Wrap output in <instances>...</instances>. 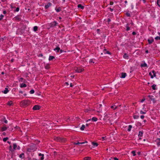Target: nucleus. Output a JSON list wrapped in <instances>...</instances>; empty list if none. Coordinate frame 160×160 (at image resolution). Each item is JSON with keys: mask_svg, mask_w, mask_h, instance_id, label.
<instances>
[{"mask_svg": "<svg viewBox=\"0 0 160 160\" xmlns=\"http://www.w3.org/2000/svg\"><path fill=\"white\" fill-rule=\"evenodd\" d=\"M125 14L126 15V16L127 17H130L131 16V14H130V13L129 12V11H128L126 13H125Z\"/></svg>", "mask_w": 160, "mask_h": 160, "instance_id": "25", "label": "nucleus"}, {"mask_svg": "<svg viewBox=\"0 0 160 160\" xmlns=\"http://www.w3.org/2000/svg\"><path fill=\"white\" fill-rule=\"evenodd\" d=\"M156 85L155 84H153L152 86V87L153 90H155L156 89Z\"/></svg>", "mask_w": 160, "mask_h": 160, "instance_id": "32", "label": "nucleus"}, {"mask_svg": "<svg viewBox=\"0 0 160 160\" xmlns=\"http://www.w3.org/2000/svg\"><path fill=\"white\" fill-rule=\"evenodd\" d=\"M141 66L142 67H148L147 64L145 62L143 63V64H142L141 65Z\"/></svg>", "mask_w": 160, "mask_h": 160, "instance_id": "27", "label": "nucleus"}, {"mask_svg": "<svg viewBox=\"0 0 160 160\" xmlns=\"http://www.w3.org/2000/svg\"><path fill=\"white\" fill-rule=\"evenodd\" d=\"M38 155L39 156H44V154L41 153H39L38 154Z\"/></svg>", "mask_w": 160, "mask_h": 160, "instance_id": "50", "label": "nucleus"}, {"mask_svg": "<svg viewBox=\"0 0 160 160\" xmlns=\"http://www.w3.org/2000/svg\"><path fill=\"white\" fill-rule=\"evenodd\" d=\"M55 51H56L57 52H58L60 50V48L59 47H57L54 49Z\"/></svg>", "mask_w": 160, "mask_h": 160, "instance_id": "18", "label": "nucleus"}, {"mask_svg": "<svg viewBox=\"0 0 160 160\" xmlns=\"http://www.w3.org/2000/svg\"><path fill=\"white\" fill-rule=\"evenodd\" d=\"M156 141L157 142V144L159 147L160 145V138H157Z\"/></svg>", "mask_w": 160, "mask_h": 160, "instance_id": "10", "label": "nucleus"}, {"mask_svg": "<svg viewBox=\"0 0 160 160\" xmlns=\"http://www.w3.org/2000/svg\"><path fill=\"white\" fill-rule=\"evenodd\" d=\"M9 148H10V150L12 151L11 149H12V146L11 145L9 147Z\"/></svg>", "mask_w": 160, "mask_h": 160, "instance_id": "61", "label": "nucleus"}, {"mask_svg": "<svg viewBox=\"0 0 160 160\" xmlns=\"http://www.w3.org/2000/svg\"><path fill=\"white\" fill-rule=\"evenodd\" d=\"M24 155V153H22L21 154H20L19 156V157L21 158H24V157H23V156Z\"/></svg>", "mask_w": 160, "mask_h": 160, "instance_id": "31", "label": "nucleus"}, {"mask_svg": "<svg viewBox=\"0 0 160 160\" xmlns=\"http://www.w3.org/2000/svg\"><path fill=\"white\" fill-rule=\"evenodd\" d=\"M152 72L153 73V76L154 77H156V75L155 72L154 70H153L152 71Z\"/></svg>", "mask_w": 160, "mask_h": 160, "instance_id": "45", "label": "nucleus"}, {"mask_svg": "<svg viewBox=\"0 0 160 160\" xmlns=\"http://www.w3.org/2000/svg\"><path fill=\"white\" fill-rule=\"evenodd\" d=\"M84 160H90L91 158L89 157H86L84 158Z\"/></svg>", "mask_w": 160, "mask_h": 160, "instance_id": "33", "label": "nucleus"}, {"mask_svg": "<svg viewBox=\"0 0 160 160\" xmlns=\"http://www.w3.org/2000/svg\"><path fill=\"white\" fill-rule=\"evenodd\" d=\"M155 39L156 40H160V37L159 36H157L155 38Z\"/></svg>", "mask_w": 160, "mask_h": 160, "instance_id": "47", "label": "nucleus"}, {"mask_svg": "<svg viewBox=\"0 0 160 160\" xmlns=\"http://www.w3.org/2000/svg\"><path fill=\"white\" fill-rule=\"evenodd\" d=\"M17 147V145L16 143H14L13 144V148L14 150H15Z\"/></svg>", "mask_w": 160, "mask_h": 160, "instance_id": "24", "label": "nucleus"}, {"mask_svg": "<svg viewBox=\"0 0 160 160\" xmlns=\"http://www.w3.org/2000/svg\"><path fill=\"white\" fill-rule=\"evenodd\" d=\"M27 87V85L25 83H22L20 85V87L21 88H24L26 87Z\"/></svg>", "mask_w": 160, "mask_h": 160, "instance_id": "23", "label": "nucleus"}, {"mask_svg": "<svg viewBox=\"0 0 160 160\" xmlns=\"http://www.w3.org/2000/svg\"><path fill=\"white\" fill-rule=\"evenodd\" d=\"M34 110H36L40 109V107L38 105H35L32 108Z\"/></svg>", "mask_w": 160, "mask_h": 160, "instance_id": "6", "label": "nucleus"}, {"mask_svg": "<svg viewBox=\"0 0 160 160\" xmlns=\"http://www.w3.org/2000/svg\"><path fill=\"white\" fill-rule=\"evenodd\" d=\"M73 86V85L72 84V83H71L70 84V87H72Z\"/></svg>", "mask_w": 160, "mask_h": 160, "instance_id": "64", "label": "nucleus"}, {"mask_svg": "<svg viewBox=\"0 0 160 160\" xmlns=\"http://www.w3.org/2000/svg\"><path fill=\"white\" fill-rule=\"evenodd\" d=\"M59 51H60V52L61 53H62V52H65L64 51H63V50H60H60Z\"/></svg>", "mask_w": 160, "mask_h": 160, "instance_id": "53", "label": "nucleus"}, {"mask_svg": "<svg viewBox=\"0 0 160 160\" xmlns=\"http://www.w3.org/2000/svg\"><path fill=\"white\" fill-rule=\"evenodd\" d=\"M114 106H115V105H113V106H112L111 107V108H113V109L114 110H115V109H116V108H117V107H115V108H114Z\"/></svg>", "mask_w": 160, "mask_h": 160, "instance_id": "43", "label": "nucleus"}, {"mask_svg": "<svg viewBox=\"0 0 160 160\" xmlns=\"http://www.w3.org/2000/svg\"><path fill=\"white\" fill-rule=\"evenodd\" d=\"M34 91L33 89H32L30 91V93L31 94H33L34 93Z\"/></svg>", "mask_w": 160, "mask_h": 160, "instance_id": "42", "label": "nucleus"}, {"mask_svg": "<svg viewBox=\"0 0 160 160\" xmlns=\"http://www.w3.org/2000/svg\"><path fill=\"white\" fill-rule=\"evenodd\" d=\"M44 156H42L41 157V160H43L44 159Z\"/></svg>", "mask_w": 160, "mask_h": 160, "instance_id": "57", "label": "nucleus"}, {"mask_svg": "<svg viewBox=\"0 0 160 160\" xmlns=\"http://www.w3.org/2000/svg\"><path fill=\"white\" fill-rule=\"evenodd\" d=\"M149 75L150 76L151 78H153L154 76L152 75L151 72L149 73Z\"/></svg>", "mask_w": 160, "mask_h": 160, "instance_id": "49", "label": "nucleus"}, {"mask_svg": "<svg viewBox=\"0 0 160 160\" xmlns=\"http://www.w3.org/2000/svg\"><path fill=\"white\" fill-rule=\"evenodd\" d=\"M143 131H140L139 132L138 136L139 137H142L143 135Z\"/></svg>", "mask_w": 160, "mask_h": 160, "instance_id": "7", "label": "nucleus"}, {"mask_svg": "<svg viewBox=\"0 0 160 160\" xmlns=\"http://www.w3.org/2000/svg\"><path fill=\"white\" fill-rule=\"evenodd\" d=\"M132 128V126L131 125H129L128 128V131L130 132L131 131V128Z\"/></svg>", "mask_w": 160, "mask_h": 160, "instance_id": "20", "label": "nucleus"}, {"mask_svg": "<svg viewBox=\"0 0 160 160\" xmlns=\"http://www.w3.org/2000/svg\"><path fill=\"white\" fill-rule=\"evenodd\" d=\"M23 79V78H20L19 81L22 82Z\"/></svg>", "mask_w": 160, "mask_h": 160, "instance_id": "51", "label": "nucleus"}, {"mask_svg": "<svg viewBox=\"0 0 160 160\" xmlns=\"http://www.w3.org/2000/svg\"><path fill=\"white\" fill-rule=\"evenodd\" d=\"M111 20L109 18H108V20H107V22H111Z\"/></svg>", "mask_w": 160, "mask_h": 160, "instance_id": "54", "label": "nucleus"}, {"mask_svg": "<svg viewBox=\"0 0 160 160\" xmlns=\"http://www.w3.org/2000/svg\"><path fill=\"white\" fill-rule=\"evenodd\" d=\"M131 153L132 154L133 156H135L136 155V152L135 151H132L131 152Z\"/></svg>", "mask_w": 160, "mask_h": 160, "instance_id": "36", "label": "nucleus"}, {"mask_svg": "<svg viewBox=\"0 0 160 160\" xmlns=\"http://www.w3.org/2000/svg\"><path fill=\"white\" fill-rule=\"evenodd\" d=\"M139 117V116L137 115H134V116H133V118L135 119H138V118Z\"/></svg>", "mask_w": 160, "mask_h": 160, "instance_id": "39", "label": "nucleus"}, {"mask_svg": "<svg viewBox=\"0 0 160 160\" xmlns=\"http://www.w3.org/2000/svg\"><path fill=\"white\" fill-rule=\"evenodd\" d=\"M123 58L124 59H128L129 58V56L126 53H125L123 56Z\"/></svg>", "mask_w": 160, "mask_h": 160, "instance_id": "11", "label": "nucleus"}, {"mask_svg": "<svg viewBox=\"0 0 160 160\" xmlns=\"http://www.w3.org/2000/svg\"><path fill=\"white\" fill-rule=\"evenodd\" d=\"M38 27L37 26H35L33 27V31L34 32H36L38 30Z\"/></svg>", "mask_w": 160, "mask_h": 160, "instance_id": "28", "label": "nucleus"}, {"mask_svg": "<svg viewBox=\"0 0 160 160\" xmlns=\"http://www.w3.org/2000/svg\"><path fill=\"white\" fill-rule=\"evenodd\" d=\"M145 52L147 53H148V50H147L145 51Z\"/></svg>", "mask_w": 160, "mask_h": 160, "instance_id": "63", "label": "nucleus"}, {"mask_svg": "<svg viewBox=\"0 0 160 160\" xmlns=\"http://www.w3.org/2000/svg\"><path fill=\"white\" fill-rule=\"evenodd\" d=\"M148 41L149 44H151L154 41V40L153 39H148Z\"/></svg>", "mask_w": 160, "mask_h": 160, "instance_id": "17", "label": "nucleus"}, {"mask_svg": "<svg viewBox=\"0 0 160 160\" xmlns=\"http://www.w3.org/2000/svg\"><path fill=\"white\" fill-rule=\"evenodd\" d=\"M77 7L78 8H81L82 9H83L84 8V7L82 6L81 4H79L78 5Z\"/></svg>", "mask_w": 160, "mask_h": 160, "instance_id": "14", "label": "nucleus"}, {"mask_svg": "<svg viewBox=\"0 0 160 160\" xmlns=\"http://www.w3.org/2000/svg\"><path fill=\"white\" fill-rule=\"evenodd\" d=\"M103 52L104 54H108L109 55L111 54V52L108 51L106 49H104Z\"/></svg>", "mask_w": 160, "mask_h": 160, "instance_id": "8", "label": "nucleus"}, {"mask_svg": "<svg viewBox=\"0 0 160 160\" xmlns=\"http://www.w3.org/2000/svg\"><path fill=\"white\" fill-rule=\"evenodd\" d=\"M129 24H127L126 26H125V27L126 28V31H128L130 30V28L128 26Z\"/></svg>", "mask_w": 160, "mask_h": 160, "instance_id": "19", "label": "nucleus"}, {"mask_svg": "<svg viewBox=\"0 0 160 160\" xmlns=\"http://www.w3.org/2000/svg\"><path fill=\"white\" fill-rule=\"evenodd\" d=\"M19 8L17 7L16 8V9L15 10H14V12H18L19 11Z\"/></svg>", "mask_w": 160, "mask_h": 160, "instance_id": "48", "label": "nucleus"}, {"mask_svg": "<svg viewBox=\"0 0 160 160\" xmlns=\"http://www.w3.org/2000/svg\"><path fill=\"white\" fill-rule=\"evenodd\" d=\"M85 128V125H82L81 127L80 128V129L82 131Z\"/></svg>", "mask_w": 160, "mask_h": 160, "instance_id": "29", "label": "nucleus"}, {"mask_svg": "<svg viewBox=\"0 0 160 160\" xmlns=\"http://www.w3.org/2000/svg\"><path fill=\"white\" fill-rule=\"evenodd\" d=\"M157 3L158 6L160 7V0H157Z\"/></svg>", "mask_w": 160, "mask_h": 160, "instance_id": "37", "label": "nucleus"}, {"mask_svg": "<svg viewBox=\"0 0 160 160\" xmlns=\"http://www.w3.org/2000/svg\"><path fill=\"white\" fill-rule=\"evenodd\" d=\"M8 137L4 138L3 139V141L4 142H6L8 139Z\"/></svg>", "mask_w": 160, "mask_h": 160, "instance_id": "35", "label": "nucleus"}, {"mask_svg": "<svg viewBox=\"0 0 160 160\" xmlns=\"http://www.w3.org/2000/svg\"><path fill=\"white\" fill-rule=\"evenodd\" d=\"M146 112H143L142 111H140V114H146Z\"/></svg>", "mask_w": 160, "mask_h": 160, "instance_id": "46", "label": "nucleus"}, {"mask_svg": "<svg viewBox=\"0 0 160 160\" xmlns=\"http://www.w3.org/2000/svg\"><path fill=\"white\" fill-rule=\"evenodd\" d=\"M66 141V138L60 137V142H65Z\"/></svg>", "mask_w": 160, "mask_h": 160, "instance_id": "16", "label": "nucleus"}, {"mask_svg": "<svg viewBox=\"0 0 160 160\" xmlns=\"http://www.w3.org/2000/svg\"><path fill=\"white\" fill-rule=\"evenodd\" d=\"M148 97L152 100V98H153V96L149 95L148 96Z\"/></svg>", "mask_w": 160, "mask_h": 160, "instance_id": "40", "label": "nucleus"}, {"mask_svg": "<svg viewBox=\"0 0 160 160\" xmlns=\"http://www.w3.org/2000/svg\"><path fill=\"white\" fill-rule=\"evenodd\" d=\"M114 160H118V159L116 157L114 158Z\"/></svg>", "mask_w": 160, "mask_h": 160, "instance_id": "62", "label": "nucleus"}, {"mask_svg": "<svg viewBox=\"0 0 160 160\" xmlns=\"http://www.w3.org/2000/svg\"><path fill=\"white\" fill-rule=\"evenodd\" d=\"M92 144L93 146H95V147H97L98 145V144L97 143L93 142H92Z\"/></svg>", "mask_w": 160, "mask_h": 160, "instance_id": "26", "label": "nucleus"}, {"mask_svg": "<svg viewBox=\"0 0 160 160\" xmlns=\"http://www.w3.org/2000/svg\"><path fill=\"white\" fill-rule=\"evenodd\" d=\"M98 119L96 117H93L91 119V120L92 122H96L98 120Z\"/></svg>", "mask_w": 160, "mask_h": 160, "instance_id": "13", "label": "nucleus"}, {"mask_svg": "<svg viewBox=\"0 0 160 160\" xmlns=\"http://www.w3.org/2000/svg\"><path fill=\"white\" fill-rule=\"evenodd\" d=\"M136 34V32H132V34L133 35H135Z\"/></svg>", "mask_w": 160, "mask_h": 160, "instance_id": "56", "label": "nucleus"}, {"mask_svg": "<svg viewBox=\"0 0 160 160\" xmlns=\"http://www.w3.org/2000/svg\"><path fill=\"white\" fill-rule=\"evenodd\" d=\"M9 92V90H8V89L7 88H5V90L4 91H2V92H3L4 94H7V93Z\"/></svg>", "mask_w": 160, "mask_h": 160, "instance_id": "12", "label": "nucleus"}, {"mask_svg": "<svg viewBox=\"0 0 160 160\" xmlns=\"http://www.w3.org/2000/svg\"><path fill=\"white\" fill-rule=\"evenodd\" d=\"M113 2H112L111 1L110 2V4L111 5H112L113 4Z\"/></svg>", "mask_w": 160, "mask_h": 160, "instance_id": "55", "label": "nucleus"}, {"mask_svg": "<svg viewBox=\"0 0 160 160\" xmlns=\"http://www.w3.org/2000/svg\"><path fill=\"white\" fill-rule=\"evenodd\" d=\"M48 26L50 28H54L58 25V23L56 21H53L48 24Z\"/></svg>", "mask_w": 160, "mask_h": 160, "instance_id": "1", "label": "nucleus"}, {"mask_svg": "<svg viewBox=\"0 0 160 160\" xmlns=\"http://www.w3.org/2000/svg\"><path fill=\"white\" fill-rule=\"evenodd\" d=\"M84 70V69L80 67H78L75 69V71L77 73H80L83 71Z\"/></svg>", "mask_w": 160, "mask_h": 160, "instance_id": "4", "label": "nucleus"}, {"mask_svg": "<svg viewBox=\"0 0 160 160\" xmlns=\"http://www.w3.org/2000/svg\"><path fill=\"white\" fill-rule=\"evenodd\" d=\"M127 75V74L125 72H122L121 73V76L120 77L121 78H125Z\"/></svg>", "mask_w": 160, "mask_h": 160, "instance_id": "9", "label": "nucleus"}, {"mask_svg": "<svg viewBox=\"0 0 160 160\" xmlns=\"http://www.w3.org/2000/svg\"><path fill=\"white\" fill-rule=\"evenodd\" d=\"M8 127H6L5 124L3 125L2 127H1L0 130L2 132L5 131L8 128Z\"/></svg>", "mask_w": 160, "mask_h": 160, "instance_id": "3", "label": "nucleus"}, {"mask_svg": "<svg viewBox=\"0 0 160 160\" xmlns=\"http://www.w3.org/2000/svg\"><path fill=\"white\" fill-rule=\"evenodd\" d=\"M21 103L23 106H27L30 104V102L29 100H23L21 102Z\"/></svg>", "mask_w": 160, "mask_h": 160, "instance_id": "2", "label": "nucleus"}, {"mask_svg": "<svg viewBox=\"0 0 160 160\" xmlns=\"http://www.w3.org/2000/svg\"><path fill=\"white\" fill-rule=\"evenodd\" d=\"M109 9L110 10V11L111 12H112L113 11V9L112 8H109Z\"/></svg>", "mask_w": 160, "mask_h": 160, "instance_id": "60", "label": "nucleus"}, {"mask_svg": "<svg viewBox=\"0 0 160 160\" xmlns=\"http://www.w3.org/2000/svg\"><path fill=\"white\" fill-rule=\"evenodd\" d=\"M145 100V99H142L141 100V102H143Z\"/></svg>", "mask_w": 160, "mask_h": 160, "instance_id": "59", "label": "nucleus"}, {"mask_svg": "<svg viewBox=\"0 0 160 160\" xmlns=\"http://www.w3.org/2000/svg\"><path fill=\"white\" fill-rule=\"evenodd\" d=\"M8 104L10 106L12 105V102L11 101L8 102Z\"/></svg>", "mask_w": 160, "mask_h": 160, "instance_id": "34", "label": "nucleus"}, {"mask_svg": "<svg viewBox=\"0 0 160 160\" xmlns=\"http://www.w3.org/2000/svg\"><path fill=\"white\" fill-rule=\"evenodd\" d=\"M55 58V57L53 56H50L49 57L48 60L49 61H51Z\"/></svg>", "mask_w": 160, "mask_h": 160, "instance_id": "22", "label": "nucleus"}, {"mask_svg": "<svg viewBox=\"0 0 160 160\" xmlns=\"http://www.w3.org/2000/svg\"><path fill=\"white\" fill-rule=\"evenodd\" d=\"M55 10L57 12H59L61 11V9H60V8H55Z\"/></svg>", "mask_w": 160, "mask_h": 160, "instance_id": "38", "label": "nucleus"}, {"mask_svg": "<svg viewBox=\"0 0 160 160\" xmlns=\"http://www.w3.org/2000/svg\"><path fill=\"white\" fill-rule=\"evenodd\" d=\"M95 60L94 59H90L89 61V63H94V60Z\"/></svg>", "mask_w": 160, "mask_h": 160, "instance_id": "30", "label": "nucleus"}, {"mask_svg": "<svg viewBox=\"0 0 160 160\" xmlns=\"http://www.w3.org/2000/svg\"><path fill=\"white\" fill-rule=\"evenodd\" d=\"M54 140L56 141H57L58 142H60V137H55L54 138Z\"/></svg>", "mask_w": 160, "mask_h": 160, "instance_id": "15", "label": "nucleus"}, {"mask_svg": "<svg viewBox=\"0 0 160 160\" xmlns=\"http://www.w3.org/2000/svg\"><path fill=\"white\" fill-rule=\"evenodd\" d=\"M3 121L5 123H7L8 122V121L6 119V118L5 117H4L3 118Z\"/></svg>", "mask_w": 160, "mask_h": 160, "instance_id": "41", "label": "nucleus"}, {"mask_svg": "<svg viewBox=\"0 0 160 160\" xmlns=\"http://www.w3.org/2000/svg\"><path fill=\"white\" fill-rule=\"evenodd\" d=\"M4 16L2 14H1L0 16V20H1L3 18Z\"/></svg>", "mask_w": 160, "mask_h": 160, "instance_id": "44", "label": "nucleus"}, {"mask_svg": "<svg viewBox=\"0 0 160 160\" xmlns=\"http://www.w3.org/2000/svg\"><path fill=\"white\" fill-rule=\"evenodd\" d=\"M15 19L18 21H20L21 20V18L19 17V16H17L15 17Z\"/></svg>", "mask_w": 160, "mask_h": 160, "instance_id": "21", "label": "nucleus"}, {"mask_svg": "<svg viewBox=\"0 0 160 160\" xmlns=\"http://www.w3.org/2000/svg\"><path fill=\"white\" fill-rule=\"evenodd\" d=\"M52 4L50 2H48L47 5H46L45 6V9H48V8L49 7H51L52 6Z\"/></svg>", "mask_w": 160, "mask_h": 160, "instance_id": "5", "label": "nucleus"}, {"mask_svg": "<svg viewBox=\"0 0 160 160\" xmlns=\"http://www.w3.org/2000/svg\"><path fill=\"white\" fill-rule=\"evenodd\" d=\"M140 118L142 119H143L144 118V115H141L140 116Z\"/></svg>", "mask_w": 160, "mask_h": 160, "instance_id": "52", "label": "nucleus"}, {"mask_svg": "<svg viewBox=\"0 0 160 160\" xmlns=\"http://www.w3.org/2000/svg\"><path fill=\"white\" fill-rule=\"evenodd\" d=\"M3 13L4 14H6V13H7V12H6V11L4 10V11H3Z\"/></svg>", "mask_w": 160, "mask_h": 160, "instance_id": "58", "label": "nucleus"}]
</instances>
